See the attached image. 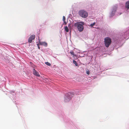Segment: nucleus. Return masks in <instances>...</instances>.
Here are the masks:
<instances>
[{
  "mask_svg": "<svg viewBox=\"0 0 129 129\" xmlns=\"http://www.w3.org/2000/svg\"><path fill=\"white\" fill-rule=\"evenodd\" d=\"M84 22H78L74 24V26L77 28L79 31L81 32L84 29Z\"/></svg>",
  "mask_w": 129,
  "mask_h": 129,
  "instance_id": "f257e3e1",
  "label": "nucleus"
},
{
  "mask_svg": "<svg viewBox=\"0 0 129 129\" xmlns=\"http://www.w3.org/2000/svg\"><path fill=\"white\" fill-rule=\"evenodd\" d=\"M104 42L105 46L108 47L111 43V39L109 37H106L104 39Z\"/></svg>",
  "mask_w": 129,
  "mask_h": 129,
  "instance_id": "f03ea898",
  "label": "nucleus"
},
{
  "mask_svg": "<svg viewBox=\"0 0 129 129\" xmlns=\"http://www.w3.org/2000/svg\"><path fill=\"white\" fill-rule=\"evenodd\" d=\"M79 15L81 17L84 18H86L88 15L87 13L84 10H81L79 11Z\"/></svg>",
  "mask_w": 129,
  "mask_h": 129,
  "instance_id": "7ed1b4c3",
  "label": "nucleus"
},
{
  "mask_svg": "<svg viewBox=\"0 0 129 129\" xmlns=\"http://www.w3.org/2000/svg\"><path fill=\"white\" fill-rule=\"evenodd\" d=\"M35 38V36L34 35H32L30 36L28 39V42L29 43H31L33 40H34Z\"/></svg>",
  "mask_w": 129,
  "mask_h": 129,
  "instance_id": "20e7f679",
  "label": "nucleus"
},
{
  "mask_svg": "<svg viewBox=\"0 0 129 129\" xmlns=\"http://www.w3.org/2000/svg\"><path fill=\"white\" fill-rule=\"evenodd\" d=\"M117 7V5H115L113 8V10L111 14L112 16L113 15L116 11Z\"/></svg>",
  "mask_w": 129,
  "mask_h": 129,
  "instance_id": "39448f33",
  "label": "nucleus"
},
{
  "mask_svg": "<svg viewBox=\"0 0 129 129\" xmlns=\"http://www.w3.org/2000/svg\"><path fill=\"white\" fill-rule=\"evenodd\" d=\"M33 74L35 75L36 76L40 77V75H39V73L37 72L35 69H33Z\"/></svg>",
  "mask_w": 129,
  "mask_h": 129,
  "instance_id": "423d86ee",
  "label": "nucleus"
},
{
  "mask_svg": "<svg viewBox=\"0 0 129 129\" xmlns=\"http://www.w3.org/2000/svg\"><path fill=\"white\" fill-rule=\"evenodd\" d=\"M39 44L40 45H44L46 47L47 45V43L45 42H39Z\"/></svg>",
  "mask_w": 129,
  "mask_h": 129,
  "instance_id": "0eeeda50",
  "label": "nucleus"
},
{
  "mask_svg": "<svg viewBox=\"0 0 129 129\" xmlns=\"http://www.w3.org/2000/svg\"><path fill=\"white\" fill-rule=\"evenodd\" d=\"M126 7L128 9H129V2H127L125 4Z\"/></svg>",
  "mask_w": 129,
  "mask_h": 129,
  "instance_id": "6e6552de",
  "label": "nucleus"
},
{
  "mask_svg": "<svg viewBox=\"0 0 129 129\" xmlns=\"http://www.w3.org/2000/svg\"><path fill=\"white\" fill-rule=\"evenodd\" d=\"M65 30L66 31V32L67 33L69 32V29L67 26H65L64 27Z\"/></svg>",
  "mask_w": 129,
  "mask_h": 129,
  "instance_id": "1a4fd4ad",
  "label": "nucleus"
},
{
  "mask_svg": "<svg viewBox=\"0 0 129 129\" xmlns=\"http://www.w3.org/2000/svg\"><path fill=\"white\" fill-rule=\"evenodd\" d=\"M73 63L75 64L76 66H78V64L77 63L76 61L74 60H73Z\"/></svg>",
  "mask_w": 129,
  "mask_h": 129,
  "instance_id": "9d476101",
  "label": "nucleus"
},
{
  "mask_svg": "<svg viewBox=\"0 0 129 129\" xmlns=\"http://www.w3.org/2000/svg\"><path fill=\"white\" fill-rule=\"evenodd\" d=\"M70 53H71V55H73V56H76V55H74V51H71L70 52Z\"/></svg>",
  "mask_w": 129,
  "mask_h": 129,
  "instance_id": "9b49d317",
  "label": "nucleus"
},
{
  "mask_svg": "<svg viewBox=\"0 0 129 129\" xmlns=\"http://www.w3.org/2000/svg\"><path fill=\"white\" fill-rule=\"evenodd\" d=\"M45 63L46 65L49 66H50L51 65V64L48 62H45Z\"/></svg>",
  "mask_w": 129,
  "mask_h": 129,
  "instance_id": "f8f14e48",
  "label": "nucleus"
},
{
  "mask_svg": "<svg viewBox=\"0 0 129 129\" xmlns=\"http://www.w3.org/2000/svg\"><path fill=\"white\" fill-rule=\"evenodd\" d=\"M95 22H94L93 23L91 24H90V25L91 27H92L94 25H95Z\"/></svg>",
  "mask_w": 129,
  "mask_h": 129,
  "instance_id": "ddd939ff",
  "label": "nucleus"
},
{
  "mask_svg": "<svg viewBox=\"0 0 129 129\" xmlns=\"http://www.w3.org/2000/svg\"><path fill=\"white\" fill-rule=\"evenodd\" d=\"M66 20V18L64 16H63V21H65Z\"/></svg>",
  "mask_w": 129,
  "mask_h": 129,
  "instance_id": "4468645a",
  "label": "nucleus"
},
{
  "mask_svg": "<svg viewBox=\"0 0 129 129\" xmlns=\"http://www.w3.org/2000/svg\"><path fill=\"white\" fill-rule=\"evenodd\" d=\"M86 74L87 75H89V71H87L86 72Z\"/></svg>",
  "mask_w": 129,
  "mask_h": 129,
  "instance_id": "2eb2a0df",
  "label": "nucleus"
},
{
  "mask_svg": "<svg viewBox=\"0 0 129 129\" xmlns=\"http://www.w3.org/2000/svg\"><path fill=\"white\" fill-rule=\"evenodd\" d=\"M71 25V24L70 23L68 25V26L69 27H71V26H70Z\"/></svg>",
  "mask_w": 129,
  "mask_h": 129,
  "instance_id": "dca6fc26",
  "label": "nucleus"
},
{
  "mask_svg": "<svg viewBox=\"0 0 129 129\" xmlns=\"http://www.w3.org/2000/svg\"><path fill=\"white\" fill-rule=\"evenodd\" d=\"M64 21V23L65 24H67V22L65 21Z\"/></svg>",
  "mask_w": 129,
  "mask_h": 129,
  "instance_id": "f3484780",
  "label": "nucleus"
},
{
  "mask_svg": "<svg viewBox=\"0 0 129 129\" xmlns=\"http://www.w3.org/2000/svg\"><path fill=\"white\" fill-rule=\"evenodd\" d=\"M37 45L38 46V47L39 49H40V47H39V44H37Z\"/></svg>",
  "mask_w": 129,
  "mask_h": 129,
  "instance_id": "a211bd4d",
  "label": "nucleus"
},
{
  "mask_svg": "<svg viewBox=\"0 0 129 129\" xmlns=\"http://www.w3.org/2000/svg\"><path fill=\"white\" fill-rule=\"evenodd\" d=\"M68 99L69 100H68V101H69V100H70V98H68Z\"/></svg>",
  "mask_w": 129,
  "mask_h": 129,
  "instance_id": "6ab92c4d",
  "label": "nucleus"
},
{
  "mask_svg": "<svg viewBox=\"0 0 129 129\" xmlns=\"http://www.w3.org/2000/svg\"><path fill=\"white\" fill-rule=\"evenodd\" d=\"M66 99H65V102H67V101L66 100Z\"/></svg>",
  "mask_w": 129,
  "mask_h": 129,
  "instance_id": "aec40b11",
  "label": "nucleus"
}]
</instances>
